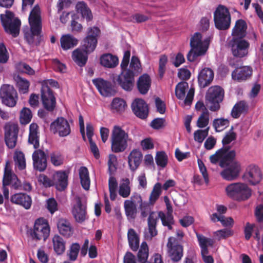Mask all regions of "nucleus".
Returning a JSON list of instances; mask_svg holds the SVG:
<instances>
[{"label": "nucleus", "instance_id": "4468645a", "mask_svg": "<svg viewBox=\"0 0 263 263\" xmlns=\"http://www.w3.org/2000/svg\"><path fill=\"white\" fill-rule=\"evenodd\" d=\"M100 30L97 27H89L87 36L83 41L82 47L85 52L90 53L95 50L97 45V37Z\"/></svg>", "mask_w": 263, "mask_h": 263}, {"label": "nucleus", "instance_id": "423d86ee", "mask_svg": "<svg viewBox=\"0 0 263 263\" xmlns=\"http://www.w3.org/2000/svg\"><path fill=\"white\" fill-rule=\"evenodd\" d=\"M0 18L6 32L14 37L18 35L21 22L18 18H14V14L12 12L6 10L5 14L0 15Z\"/></svg>", "mask_w": 263, "mask_h": 263}, {"label": "nucleus", "instance_id": "4c0bfd02", "mask_svg": "<svg viewBox=\"0 0 263 263\" xmlns=\"http://www.w3.org/2000/svg\"><path fill=\"white\" fill-rule=\"evenodd\" d=\"M127 238L130 248L133 251H136L139 247V237L135 230L130 228L127 232Z\"/></svg>", "mask_w": 263, "mask_h": 263}, {"label": "nucleus", "instance_id": "49530a36", "mask_svg": "<svg viewBox=\"0 0 263 263\" xmlns=\"http://www.w3.org/2000/svg\"><path fill=\"white\" fill-rule=\"evenodd\" d=\"M161 184L159 182H157L154 185L149 197L148 202L149 203L154 205L161 194Z\"/></svg>", "mask_w": 263, "mask_h": 263}, {"label": "nucleus", "instance_id": "4be33fe9", "mask_svg": "<svg viewBox=\"0 0 263 263\" xmlns=\"http://www.w3.org/2000/svg\"><path fill=\"white\" fill-rule=\"evenodd\" d=\"M253 69L250 66L236 67L232 72V78L238 82H245L251 78Z\"/></svg>", "mask_w": 263, "mask_h": 263}, {"label": "nucleus", "instance_id": "5701e85b", "mask_svg": "<svg viewBox=\"0 0 263 263\" xmlns=\"http://www.w3.org/2000/svg\"><path fill=\"white\" fill-rule=\"evenodd\" d=\"M131 107L135 115L141 119H145L148 115V107L145 101L142 99H136Z\"/></svg>", "mask_w": 263, "mask_h": 263}, {"label": "nucleus", "instance_id": "6e6552de", "mask_svg": "<svg viewBox=\"0 0 263 263\" xmlns=\"http://www.w3.org/2000/svg\"><path fill=\"white\" fill-rule=\"evenodd\" d=\"M230 146H223L217 151L214 154L210 156L211 162L213 164L219 162V165L221 167L226 166L236 157L235 151H230Z\"/></svg>", "mask_w": 263, "mask_h": 263}, {"label": "nucleus", "instance_id": "f03ea898", "mask_svg": "<svg viewBox=\"0 0 263 263\" xmlns=\"http://www.w3.org/2000/svg\"><path fill=\"white\" fill-rule=\"evenodd\" d=\"M111 149L112 152L119 153L124 152L128 146L129 135L121 127L115 125L111 134Z\"/></svg>", "mask_w": 263, "mask_h": 263}, {"label": "nucleus", "instance_id": "5fc2aeb1", "mask_svg": "<svg viewBox=\"0 0 263 263\" xmlns=\"http://www.w3.org/2000/svg\"><path fill=\"white\" fill-rule=\"evenodd\" d=\"M14 159L16 165L20 170H23L26 168V161L23 152H18L15 153Z\"/></svg>", "mask_w": 263, "mask_h": 263}, {"label": "nucleus", "instance_id": "de8ad7c7", "mask_svg": "<svg viewBox=\"0 0 263 263\" xmlns=\"http://www.w3.org/2000/svg\"><path fill=\"white\" fill-rule=\"evenodd\" d=\"M229 120L224 118L215 119L213 122V126L217 132L224 130L229 126Z\"/></svg>", "mask_w": 263, "mask_h": 263}, {"label": "nucleus", "instance_id": "2f4dec72", "mask_svg": "<svg viewBox=\"0 0 263 263\" xmlns=\"http://www.w3.org/2000/svg\"><path fill=\"white\" fill-rule=\"evenodd\" d=\"M100 60L101 65L108 68H115L119 64L118 58L111 53L103 54L101 56Z\"/></svg>", "mask_w": 263, "mask_h": 263}, {"label": "nucleus", "instance_id": "864d4df0", "mask_svg": "<svg viewBox=\"0 0 263 263\" xmlns=\"http://www.w3.org/2000/svg\"><path fill=\"white\" fill-rule=\"evenodd\" d=\"M111 107L113 109L116 110L117 112H122L126 107V104L123 99L116 98L112 101Z\"/></svg>", "mask_w": 263, "mask_h": 263}, {"label": "nucleus", "instance_id": "0e129e2a", "mask_svg": "<svg viewBox=\"0 0 263 263\" xmlns=\"http://www.w3.org/2000/svg\"><path fill=\"white\" fill-rule=\"evenodd\" d=\"M233 127H232L231 130L228 133L222 140L223 146H228L227 145L230 144L231 142L236 139V134L233 131Z\"/></svg>", "mask_w": 263, "mask_h": 263}, {"label": "nucleus", "instance_id": "69168bd1", "mask_svg": "<svg viewBox=\"0 0 263 263\" xmlns=\"http://www.w3.org/2000/svg\"><path fill=\"white\" fill-rule=\"evenodd\" d=\"M158 218L161 219L164 226H166L167 223H174V218L171 213H167V215H165L164 212L160 211L158 213Z\"/></svg>", "mask_w": 263, "mask_h": 263}, {"label": "nucleus", "instance_id": "393cba45", "mask_svg": "<svg viewBox=\"0 0 263 263\" xmlns=\"http://www.w3.org/2000/svg\"><path fill=\"white\" fill-rule=\"evenodd\" d=\"M214 77L213 71L210 68H204L199 73L198 82L201 88H205L211 84Z\"/></svg>", "mask_w": 263, "mask_h": 263}, {"label": "nucleus", "instance_id": "39448f33", "mask_svg": "<svg viewBox=\"0 0 263 263\" xmlns=\"http://www.w3.org/2000/svg\"><path fill=\"white\" fill-rule=\"evenodd\" d=\"M224 96L223 89L219 86L210 87L205 95V101L209 103V109L212 111H217L220 108V103L223 101Z\"/></svg>", "mask_w": 263, "mask_h": 263}, {"label": "nucleus", "instance_id": "79ce46f5", "mask_svg": "<svg viewBox=\"0 0 263 263\" xmlns=\"http://www.w3.org/2000/svg\"><path fill=\"white\" fill-rule=\"evenodd\" d=\"M14 80L20 93H26L28 92L30 86V82L28 80L19 75L14 77Z\"/></svg>", "mask_w": 263, "mask_h": 263}, {"label": "nucleus", "instance_id": "338daca9", "mask_svg": "<svg viewBox=\"0 0 263 263\" xmlns=\"http://www.w3.org/2000/svg\"><path fill=\"white\" fill-rule=\"evenodd\" d=\"M9 59L8 53L5 44L0 43V63H6Z\"/></svg>", "mask_w": 263, "mask_h": 263}, {"label": "nucleus", "instance_id": "aec40b11", "mask_svg": "<svg viewBox=\"0 0 263 263\" xmlns=\"http://www.w3.org/2000/svg\"><path fill=\"white\" fill-rule=\"evenodd\" d=\"M33 166L34 168L39 172L44 171L47 166V155L42 149L34 151L32 154Z\"/></svg>", "mask_w": 263, "mask_h": 263}, {"label": "nucleus", "instance_id": "6ab92c4d", "mask_svg": "<svg viewBox=\"0 0 263 263\" xmlns=\"http://www.w3.org/2000/svg\"><path fill=\"white\" fill-rule=\"evenodd\" d=\"M243 178L251 185H255L261 181L262 175L258 166L250 165L247 168Z\"/></svg>", "mask_w": 263, "mask_h": 263}, {"label": "nucleus", "instance_id": "f8f14e48", "mask_svg": "<svg viewBox=\"0 0 263 263\" xmlns=\"http://www.w3.org/2000/svg\"><path fill=\"white\" fill-rule=\"evenodd\" d=\"M4 140L6 145L9 149H13L16 145L19 127L17 124L8 123L4 127Z\"/></svg>", "mask_w": 263, "mask_h": 263}, {"label": "nucleus", "instance_id": "9b49d317", "mask_svg": "<svg viewBox=\"0 0 263 263\" xmlns=\"http://www.w3.org/2000/svg\"><path fill=\"white\" fill-rule=\"evenodd\" d=\"M135 73L129 69L122 72L117 77H114L112 82L118 84L126 91H131L134 87Z\"/></svg>", "mask_w": 263, "mask_h": 263}, {"label": "nucleus", "instance_id": "774afa93", "mask_svg": "<svg viewBox=\"0 0 263 263\" xmlns=\"http://www.w3.org/2000/svg\"><path fill=\"white\" fill-rule=\"evenodd\" d=\"M165 120L164 118H156L151 123V127L155 129H159L165 126Z\"/></svg>", "mask_w": 263, "mask_h": 263}, {"label": "nucleus", "instance_id": "9d476101", "mask_svg": "<svg viewBox=\"0 0 263 263\" xmlns=\"http://www.w3.org/2000/svg\"><path fill=\"white\" fill-rule=\"evenodd\" d=\"M166 248L167 255L173 262H178L181 259L183 255V247L179 244L176 238L170 237Z\"/></svg>", "mask_w": 263, "mask_h": 263}, {"label": "nucleus", "instance_id": "bb28decb", "mask_svg": "<svg viewBox=\"0 0 263 263\" xmlns=\"http://www.w3.org/2000/svg\"><path fill=\"white\" fill-rule=\"evenodd\" d=\"M247 25L245 21L242 19L237 20L232 30V38H245L247 35Z\"/></svg>", "mask_w": 263, "mask_h": 263}, {"label": "nucleus", "instance_id": "c03bdc74", "mask_svg": "<svg viewBox=\"0 0 263 263\" xmlns=\"http://www.w3.org/2000/svg\"><path fill=\"white\" fill-rule=\"evenodd\" d=\"M131 192L130 180L128 178H123L119 186V194L123 198L128 197Z\"/></svg>", "mask_w": 263, "mask_h": 263}, {"label": "nucleus", "instance_id": "8fccbe9b", "mask_svg": "<svg viewBox=\"0 0 263 263\" xmlns=\"http://www.w3.org/2000/svg\"><path fill=\"white\" fill-rule=\"evenodd\" d=\"M80 250V246L78 243H72L67 253V255L70 261H74L77 260Z\"/></svg>", "mask_w": 263, "mask_h": 263}, {"label": "nucleus", "instance_id": "b1692460", "mask_svg": "<svg viewBox=\"0 0 263 263\" xmlns=\"http://www.w3.org/2000/svg\"><path fill=\"white\" fill-rule=\"evenodd\" d=\"M72 214L77 222L82 223L87 219L86 204L82 203L79 197L72 208Z\"/></svg>", "mask_w": 263, "mask_h": 263}, {"label": "nucleus", "instance_id": "412c9836", "mask_svg": "<svg viewBox=\"0 0 263 263\" xmlns=\"http://www.w3.org/2000/svg\"><path fill=\"white\" fill-rule=\"evenodd\" d=\"M226 166H228V167L221 172V176L228 181L235 180L239 176L241 170L239 162L232 160Z\"/></svg>", "mask_w": 263, "mask_h": 263}, {"label": "nucleus", "instance_id": "3c124183", "mask_svg": "<svg viewBox=\"0 0 263 263\" xmlns=\"http://www.w3.org/2000/svg\"><path fill=\"white\" fill-rule=\"evenodd\" d=\"M107 165L109 175H113L117 171L118 165L117 158L116 155L114 154L109 155Z\"/></svg>", "mask_w": 263, "mask_h": 263}, {"label": "nucleus", "instance_id": "a19ab883", "mask_svg": "<svg viewBox=\"0 0 263 263\" xmlns=\"http://www.w3.org/2000/svg\"><path fill=\"white\" fill-rule=\"evenodd\" d=\"M79 176L81 183L84 189L88 190L90 187V178L87 167L82 166L79 170Z\"/></svg>", "mask_w": 263, "mask_h": 263}, {"label": "nucleus", "instance_id": "f704fd0d", "mask_svg": "<svg viewBox=\"0 0 263 263\" xmlns=\"http://www.w3.org/2000/svg\"><path fill=\"white\" fill-rule=\"evenodd\" d=\"M61 46L64 50L73 48L78 44V40L72 35L67 34L63 35L60 39Z\"/></svg>", "mask_w": 263, "mask_h": 263}, {"label": "nucleus", "instance_id": "680f3d73", "mask_svg": "<svg viewBox=\"0 0 263 263\" xmlns=\"http://www.w3.org/2000/svg\"><path fill=\"white\" fill-rule=\"evenodd\" d=\"M167 62V57L166 55H161L159 61V74L162 78L166 70V65Z\"/></svg>", "mask_w": 263, "mask_h": 263}, {"label": "nucleus", "instance_id": "0eeeda50", "mask_svg": "<svg viewBox=\"0 0 263 263\" xmlns=\"http://www.w3.org/2000/svg\"><path fill=\"white\" fill-rule=\"evenodd\" d=\"M215 27L219 30H226L230 28L231 18L229 9L224 6L219 5L214 13Z\"/></svg>", "mask_w": 263, "mask_h": 263}, {"label": "nucleus", "instance_id": "cd10ccee", "mask_svg": "<svg viewBox=\"0 0 263 263\" xmlns=\"http://www.w3.org/2000/svg\"><path fill=\"white\" fill-rule=\"evenodd\" d=\"M142 157V153L137 149H134L130 152L128 157V163L132 171H135L138 168Z\"/></svg>", "mask_w": 263, "mask_h": 263}, {"label": "nucleus", "instance_id": "a18cd8bd", "mask_svg": "<svg viewBox=\"0 0 263 263\" xmlns=\"http://www.w3.org/2000/svg\"><path fill=\"white\" fill-rule=\"evenodd\" d=\"M154 205L149 202L144 201L139 205V209L140 211V215L142 218H146L148 215L153 213V217H156L155 212L152 211Z\"/></svg>", "mask_w": 263, "mask_h": 263}, {"label": "nucleus", "instance_id": "ea45409f", "mask_svg": "<svg viewBox=\"0 0 263 263\" xmlns=\"http://www.w3.org/2000/svg\"><path fill=\"white\" fill-rule=\"evenodd\" d=\"M124 208L127 219L134 220L137 213V205H135L132 201L125 200L124 202Z\"/></svg>", "mask_w": 263, "mask_h": 263}, {"label": "nucleus", "instance_id": "c9c22d12", "mask_svg": "<svg viewBox=\"0 0 263 263\" xmlns=\"http://www.w3.org/2000/svg\"><path fill=\"white\" fill-rule=\"evenodd\" d=\"M76 9L77 12L81 13L82 16L85 18L87 22L92 20L93 17L91 11L84 2H79L76 4Z\"/></svg>", "mask_w": 263, "mask_h": 263}, {"label": "nucleus", "instance_id": "13d9d810", "mask_svg": "<svg viewBox=\"0 0 263 263\" xmlns=\"http://www.w3.org/2000/svg\"><path fill=\"white\" fill-rule=\"evenodd\" d=\"M209 122V112L208 110H206L205 112H202L199 116L197 125L199 128H204L206 127Z\"/></svg>", "mask_w": 263, "mask_h": 263}, {"label": "nucleus", "instance_id": "e2e57ef3", "mask_svg": "<svg viewBox=\"0 0 263 263\" xmlns=\"http://www.w3.org/2000/svg\"><path fill=\"white\" fill-rule=\"evenodd\" d=\"M209 127L204 130L198 129L194 134V140L199 143H202L208 135Z\"/></svg>", "mask_w": 263, "mask_h": 263}, {"label": "nucleus", "instance_id": "c756f323", "mask_svg": "<svg viewBox=\"0 0 263 263\" xmlns=\"http://www.w3.org/2000/svg\"><path fill=\"white\" fill-rule=\"evenodd\" d=\"M39 126L37 124L32 123L29 126L28 142L33 145V147L37 149L39 147Z\"/></svg>", "mask_w": 263, "mask_h": 263}, {"label": "nucleus", "instance_id": "a211bd4d", "mask_svg": "<svg viewBox=\"0 0 263 263\" xmlns=\"http://www.w3.org/2000/svg\"><path fill=\"white\" fill-rule=\"evenodd\" d=\"M50 130L54 134L58 133L60 137H66L71 132L68 121L63 117H58L52 122L50 126Z\"/></svg>", "mask_w": 263, "mask_h": 263}, {"label": "nucleus", "instance_id": "dca6fc26", "mask_svg": "<svg viewBox=\"0 0 263 263\" xmlns=\"http://www.w3.org/2000/svg\"><path fill=\"white\" fill-rule=\"evenodd\" d=\"M41 100L44 108L48 111H52L55 108L56 99L52 90L44 84L41 88Z\"/></svg>", "mask_w": 263, "mask_h": 263}, {"label": "nucleus", "instance_id": "bf43d9fd", "mask_svg": "<svg viewBox=\"0 0 263 263\" xmlns=\"http://www.w3.org/2000/svg\"><path fill=\"white\" fill-rule=\"evenodd\" d=\"M14 178H16V176L15 174H12L11 171L8 170L6 167L3 179V185L7 186L10 185Z\"/></svg>", "mask_w": 263, "mask_h": 263}, {"label": "nucleus", "instance_id": "7ed1b4c3", "mask_svg": "<svg viewBox=\"0 0 263 263\" xmlns=\"http://www.w3.org/2000/svg\"><path fill=\"white\" fill-rule=\"evenodd\" d=\"M202 35L199 32H196L191 37L190 41L191 50L188 52L186 58L190 62H194L199 56L203 55L206 53L210 40L206 39L202 42Z\"/></svg>", "mask_w": 263, "mask_h": 263}, {"label": "nucleus", "instance_id": "603ef678", "mask_svg": "<svg viewBox=\"0 0 263 263\" xmlns=\"http://www.w3.org/2000/svg\"><path fill=\"white\" fill-rule=\"evenodd\" d=\"M155 161L158 166L162 168L165 167L168 162V157L165 152H158L155 157Z\"/></svg>", "mask_w": 263, "mask_h": 263}, {"label": "nucleus", "instance_id": "72a5a7b5", "mask_svg": "<svg viewBox=\"0 0 263 263\" xmlns=\"http://www.w3.org/2000/svg\"><path fill=\"white\" fill-rule=\"evenodd\" d=\"M54 179L57 188L60 191H64L68 185V175L65 171L57 172Z\"/></svg>", "mask_w": 263, "mask_h": 263}, {"label": "nucleus", "instance_id": "2eb2a0df", "mask_svg": "<svg viewBox=\"0 0 263 263\" xmlns=\"http://www.w3.org/2000/svg\"><path fill=\"white\" fill-rule=\"evenodd\" d=\"M0 97L3 104L13 107L16 103L17 92L12 86L5 84L1 87Z\"/></svg>", "mask_w": 263, "mask_h": 263}, {"label": "nucleus", "instance_id": "6e6d98bb", "mask_svg": "<svg viewBox=\"0 0 263 263\" xmlns=\"http://www.w3.org/2000/svg\"><path fill=\"white\" fill-rule=\"evenodd\" d=\"M51 163L55 166H60L63 164L64 157L59 152H53L50 155Z\"/></svg>", "mask_w": 263, "mask_h": 263}, {"label": "nucleus", "instance_id": "1a4fd4ad", "mask_svg": "<svg viewBox=\"0 0 263 263\" xmlns=\"http://www.w3.org/2000/svg\"><path fill=\"white\" fill-rule=\"evenodd\" d=\"M228 46L234 57L242 58L248 54L250 44L245 38H232L228 43Z\"/></svg>", "mask_w": 263, "mask_h": 263}, {"label": "nucleus", "instance_id": "7c9ffc66", "mask_svg": "<svg viewBox=\"0 0 263 263\" xmlns=\"http://www.w3.org/2000/svg\"><path fill=\"white\" fill-rule=\"evenodd\" d=\"M151 86V79L147 74L141 76L137 81V88L141 94L145 95Z\"/></svg>", "mask_w": 263, "mask_h": 263}, {"label": "nucleus", "instance_id": "c85d7f7f", "mask_svg": "<svg viewBox=\"0 0 263 263\" xmlns=\"http://www.w3.org/2000/svg\"><path fill=\"white\" fill-rule=\"evenodd\" d=\"M57 227L59 233L65 237L69 238L73 234V228L70 222L64 218H61L58 220Z\"/></svg>", "mask_w": 263, "mask_h": 263}, {"label": "nucleus", "instance_id": "ddd939ff", "mask_svg": "<svg viewBox=\"0 0 263 263\" xmlns=\"http://www.w3.org/2000/svg\"><path fill=\"white\" fill-rule=\"evenodd\" d=\"M50 227L47 220L43 218L36 219L34 222L33 232L31 235L33 239L45 240L49 236Z\"/></svg>", "mask_w": 263, "mask_h": 263}, {"label": "nucleus", "instance_id": "e433bc0d", "mask_svg": "<svg viewBox=\"0 0 263 263\" xmlns=\"http://www.w3.org/2000/svg\"><path fill=\"white\" fill-rule=\"evenodd\" d=\"M249 106L244 101H240L236 103L233 106L231 111V116L233 118H238L242 114L247 112Z\"/></svg>", "mask_w": 263, "mask_h": 263}, {"label": "nucleus", "instance_id": "09e8293b", "mask_svg": "<svg viewBox=\"0 0 263 263\" xmlns=\"http://www.w3.org/2000/svg\"><path fill=\"white\" fill-rule=\"evenodd\" d=\"M189 85L185 81H182L178 83L175 88V95L176 97L180 100H182L185 95L186 89Z\"/></svg>", "mask_w": 263, "mask_h": 263}, {"label": "nucleus", "instance_id": "052dcab7", "mask_svg": "<svg viewBox=\"0 0 263 263\" xmlns=\"http://www.w3.org/2000/svg\"><path fill=\"white\" fill-rule=\"evenodd\" d=\"M196 235L200 247L205 246L212 247L213 246L214 241L211 238H206L198 233H196Z\"/></svg>", "mask_w": 263, "mask_h": 263}, {"label": "nucleus", "instance_id": "473e14b6", "mask_svg": "<svg viewBox=\"0 0 263 263\" xmlns=\"http://www.w3.org/2000/svg\"><path fill=\"white\" fill-rule=\"evenodd\" d=\"M88 53L85 50L79 48L75 49L72 53L71 58L73 61L80 67L84 66L88 60Z\"/></svg>", "mask_w": 263, "mask_h": 263}, {"label": "nucleus", "instance_id": "f3484780", "mask_svg": "<svg viewBox=\"0 0 263 263\" xmlns=\"http://www.w3.org/2000/svg\"><path fill=\"white\" fill-rule=\"evenodd\" d=\"M92 82L100 93L103 96H112L117 92L115 86L110 82L105 80L102 78L94 79L92 80Z\"/></svg>", "mask_w": 263, "mask_h": 263}, {"label": "nucleus", "instance_id": "f257e3e1", "mask_svg": "<svg viewBox=\"0 0 263 263\" xmlns=\"http://www.w3.org/2000/svg\"><path fill=\"white\" fill-rule=\"evenodd\" d=\"M28 21L30 26V32L26 33L25 37L29 45L38 46L43 39V35H41L42 17L38 5H36L32 9L29 15Z\"/></svg>", "mask_w": 263, "mask_h": 263}, {"label": "nucleus", "instance_id": "4d7b16f0", "mask_svg": "<svg viewBox=\"0 0 263 263\" xmlns=\"http://www.w3.org/2000/svg\"><path fill=\"white\" fill-rule=\"evenodd\" d=\"M32 118V114L30 109L24 107L21 112L20 122L22 124L29 123Z\"/></svg>", "mask_w": 263, "mask_h": 263}, {"label": "nucleus", "instance_id": "37998d69", "mask_svg": "<svg viewBox=\"0 0 263 263\" xmlns=\"http://www.w3.org/2000/svg\"><path fill=\"white\" fill-rule=\"evenodd\" d=\"M158 217H153V213L149 215L147 219L148 230L149 234V238L152 239L158 234V231L156 229Z\"/></svg>", "mask_w": 263, "mask_h": 263}, {"label": "nucleus", "instance_id": "a878e982", "mask_svg": "<svg viewBox=\"0 0 263 263\" xmlns=\"http://www.w3.org/2000/svg\"><path fill=\"white\" fill-rule=\"evenodd\" d=\"M10 201L15 204L20 205L26 210L30 209L32 205L31 197L25 193H16L12 195L10 198Z\"/></svg>", "mask_w": 263, "mask_h": 263}, {"label": "nucleus", "instance_id": "58836bf2", "mask_svg": "<svg viewBox=\"0 0 263 263\" xmlns=\"http://www.w3.org/2000/svg\"><path fill=\"white\" fill-rule=\"evenodd\" d=\"M53 248L57 255H62L65 251L66 242L59 235H55L52 238Z\"/></svg>", "mask_w": 263, "mask_h": 263}, {"label": "nucleus", "instance_id": "20e7f679", "mask_svg": "<svg viewBox=\"0 0 263 263\" xmlns=\"http://www.w3.org/2000/svg\"><path fill=\"white\" fill-rule=\"evenodd\" d=\"M227 195L232 199L238 201H245L251 196V190L245 183H234L226 188Z\"/></svg>", "mask_w": 263, "mask_h": 263}]
</instances>
